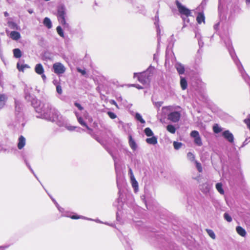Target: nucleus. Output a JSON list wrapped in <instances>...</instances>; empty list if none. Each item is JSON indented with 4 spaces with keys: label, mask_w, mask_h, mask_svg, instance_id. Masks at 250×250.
Segmentation results:
<instances>
[{
    "label": "nucleus",
    "mask_w": 250,
    "mask_h": 250,
    "mask_svg": "<svg viewBox=\"0 0 250 250\" xmlns=\"http://www.w3.org/2000/svg\"><path fill=\"white\" fill-rule=\"evenodd\" d=\"M43 108L42 113H40L41 118L55 122L59 126H63L65 124V118L62 117L57 109L52 107L50 104L46 103Z\"/></svg>",
    "instance_id": "obj_1"
},
{
    "label": "nucleus",
    "mask_w": 250,
    "mask_h": 250,
    "mask_svg": "<svg viewBox=\"0 0 250 250\" xmlns=\"http://www.w3.org/2000/svg\"><path fill=\"white\" fill-rule=\"evenodd\" d=\"M155 68L150 65L146 71L141 73H134L133 77L137 78L138 81L143 84L149 83Z\"/></svg>",
    "instance_id": "obj_2"
},
{
    "label": "nucleus",
    "mask_w": 250,
    "mask_h": 250,
    "mask_svg": "<svg viewBox=\"0 0 250 250\" xmlns=\"http://www.w3.org/2000/svg\"><path fill=\"white\" fill-rule=\"evenodd\" d=\"M27 88L24 89L25 99L28 102H31V104L34 108L36 112L42 113L44 108L43 106L45 104H42L40 101L38 100L33 95L31 94L30 91Z\"/></svg>",
    "instance_id": "obj_3"
},
{
    "label": "nucleus",
    "mask_w": 250,
    "mask_h": 250,
    "mask_svg": "<svg viewBox=\"0 0 250 250\" xmlns=\"http://www.w3.org/2000/svg\"><path fill=\"white\" fill-rule=\"evenodd\" d=\"M176 6L178 11L181 14V17L184 22H189V20L188 19L189 16H191V11L184 5H183L178 0L175 1Z\"/></svg>",
    "instance_id": "obj_4"
},
{
    "label": "nucleus",
    "mask_w": 250,
    "mask_h": 250,
    "mask_svg": "<svg viewBox=\"0 0 250 250\" xmlns=\"http://www.w3.org/2000/svg\"><path fill=\"white\" fill-rule=\"evenodd\" d=\"M66 16V9L64 6L60 5L58 6L57 9L58 20L64 28H67L69 26L68 23H67L65 21Z\"/></svg>",
    "instance_id": "obj_5"
},
{
    "label": "nucleus",
    "mask_w": 250,
    "mask_h": 250,
    "mask_svg": "<svg viewBox=\"0 0 250 250\" xmlns=\"http://www.w3.org/2000/svg\"><path fill=\"white\" fill-rule=\"evenodd\" d=\"M57 208L59 210V211L62 213V216L70 217L73 219H80V218H83V219H87L89 220H93L91 219L83 217L82 216H78V215L70 216L69 215V213L68 212L65 211L64 208L61 207L60 206L57 207Z\"/></svg>",
    "instance_id": "obj_6"
},
{
    "label": "nucleus",
    "mask_w": 250,
    "mask_h": 250,
    "mask_svg": "<svg viewBox=\"0 0 250 250\" xmlns=\"http://www.w3.org/2000/svg\"><path fill=\"white\" fill-rule=\"evenodd\" d=\"M190 136L194 138V142L197 146H202L203 143L198 131H192L190 133Z\"/></svg>",
    "instance_id": "obj_7"
},
{
    "label": "nucleus",
    "mask_w": 250,
    "mask_h": 250,
    "mask_svg": "<svg viewBox=\"0 0 250 250\" xmlns=\"http://www.w3.org/2000/svg\"><path fill=\"white\" fill-rule=\"evenodd\" d=\"M54 72L57 74H61L65 71V68L61 62L55 63L53 65Z\"/></svg>",
    "instance_id": "obj_8"
},
{
    "label": "nucleus",
    "mask_w": 250,
    "mask_h": 250,
    "mask_svg": "<svg viewBox=\"0 0 250 250\" xmlns=\"http://www.w3.org/2000/svg\"><path fill=\"white\" fill-rule=\"evenodd\" d=\"M181 117V114L178 111L170 112L167 116L168 119L173 123L178 122Z\"/></svg>",
    "instance_id": "obj_9"
},
{
    "label": "nucleus",
    "mask_w": 250,
    "mask_h": 250,
    "mask_svg": "<svg viewBox=\"0 0 250 250\" xmlns=\"http://www.w3.org/2000/svg\"><path fill=\"white\" fill-rule=\"evenodd\" d=\"M154 24L155 25V26L157 29V34L158 36V43L159 44L160 41V33H161V30L160 27V25L159 23V12L158 11H157L156 15L155 16L154 18Z\"/></svg>",
    "instance_id": "obj_10"
},
{
    "label": "nucleus",
    "mask_w": 250,
    "mask_h": 250,
    "mask_svg": "<svg viewBox=\"0 0 250 250\" xmlns=\"http://www.w3.org/2000/svg\"><path fill=\"white\" fill-rule=\"evenodd\" d=\"M235 64L237 65L238 69L240 72L241 73L243 78L245 79L247 83H249V82H250V79L249 77L247 75V74L245 73L244 70L241 64L239 62H237L236 60Z\"/></svg>",
    "instance_id": "obj_11"
},
{
    "label": "nucleus",
    "mask_w": 250,
    "mask_h": 250,
    "mask_svg": "<svg viewBox=\"0 0 250 250\" xmlns=\"http://www.w3.org/2000/svg\"><path fill=\"white\" fill-rule=\"evenodd\" d=\"M225 43L227 45V48L229 52V55L231 56L232 59L234 60V51L233 49V47L231 46V42H230L229 40L228 39L225 41Z\"/></svg>",
    "instance_id": "obj_12"
},
{
    "label": "nucleus",
    "mask_w": 250,
    "mask_h": 250,
    "mask_svg": "<svg viewBox=\"0 0 250 250\" xmlns=\"http://www.w3.org/2000/svg\"><path fill=\"white\" fill-rule=\"evenodd\" d=\"M174 67L180 75H183L185 73V68L182 63L179 62H177L175 63Z\"/></svg>",
    "instance_id": "obj_13"
},
{
    "label": "nucleus",
    "mask_w": 250,
    "mask_h": 250,
    "mask_svg": "<svg viewBox=\"0 0 250 250\" xmlns=\"http://www.w3.org/2000/svg\"><path fill=\"white\" fill-rule=\"evenodd\" d=\"M223 136L229 142L233 141V135L229 130H226L222 133Z\"/></svg>",
    "instance_id": "obj_14"
},
{
    "label": "nucleus",
    "mask_w": 250,
    "mask_h": 250,
    "mask_svg": "<svg viewBox=\"0 0 250 250\" xmlns=\"http://www.w3.org/2000/svg\"><path fill=\"white\" fill-rule=\"evenodd\" d=\"M211 189V186L208 183H205L201 185V190L205 194H208L209 192Z\"/></svg>",
    "instance_id": "obj_15"
},
{
    "label": "nucleus",
    "mask_w": 250,
    "mask_h": 250,
    "mask_svg": "<svg viewBox=\"0 0 250 250\" xmlns=\"http://www.w3.org/2000/svg\"><path fill=\"white\" fill-rule=\"evenodd\" d=\"M180 84L182 90H184L187 88L188 87V82L187 80L185 77L180 76Z\"/></svg>",
    "instance_id": "obj_16"
},
{
    "label": "nucleus",
    "mask_w": 250,
    "mask_h": 250,
    "mask_svg": "<svg viewBox=\"0 0 250 250\" xmlns=\"http://www.w3.org/2000/svg\"><path fill=\"white\" fill-rule=\"evenodd\" d=\"M25 145V139L23 136H21L18 140V147L19 149H22Z\"/></svg>",
    "instance_id": "obj_17"
},
{
    "label": "nucleus",
    "mask_w": 250,
    "mask_h": 250,
    "mask_svg": "<svg viewBox=\"0 0 250 250\" xmlns=\"http://www.w3.org/2000/svg\"><path fill=\"white\" fill-rule=\"evenodd\" d=\"M35 71L38 75L42 74L44 72V68L41 63H38L36 65Z\"/></svg>",
    "instance_id": "obj_18"
},
{
    "label": "nucleus",
    "mask_w": 250,
    "mask_h": 250,
    "mask_svg": "<svg viewBox=\"0 0 250 250\" xmlns=\"http://www.w3.org/2000/svg\"><path fill=\"white\" fill-rule=\"evenodd\" d=\"M128 143L130 147L133 150H136L137 147V144L135 141L133 139L131 135H129V141Z\"/></svg>",
    "instance_id": "obj_19"
},
{
    "label": "nucleus",
    "mask_w": 250,
    "mask_h": 250,
    "mask_svg": "<svg viewBox=\"0 0 250 250\" xmlns=\"http://www.w3.org/2000/svg\"><path fill=\"white\" fill-rule=\"evenodd\" d=\"M10 37L12 39L17 41L21 38V35L19 32L13 31L11 32Z\"/></svg>",
    "instance_id": "obj_20"
},
{
    "label": "nucleus",
    "mask_w": 250,
    "mask_h": 250,
    "mask_svg": "<svg viewBox=\"0 0 250 250\" xmlns=\"http://www.w3.org/2000/svg\"><path fill=\"white\" fill-rule=\"evenodd\" d=\"M76 115L77 118V120L79 124L83 126H85L88 130H91V129L87 125L86 123L83 121V119L81 117H79L77 113H76Z\"/></svg>",
    "instance_id": "obj_21"
},
{
    "label": "nucleus",
    "mask_w": 250,
    "mask_h": 250,
    "mask_svg": "<svg viewBox=\"0 0 250 250\" xmlns=\"http://www.w3.org/2000/svg\"><path fill=\"white\" fill-rule=\"evenodd\" d=\"M6 100L7 97L5 95L0 93V109L4 107Z\"/></svg>",
    "instance_id": "obj_22"
},
{
    "label": "nucleus",
    "mask_w": 250,
    "mask_h": 250,
    "mask_svg": "<svg viewBox=\"0 0 250 250\" xmlns=\"http://www.w3.org/2000/svg\"><path fill=\"white\" fill-rule=\"evenodd\" d=\"M146 142L148 144L155 145L157 144V138L153 135L152 137L147 138Z\"/></svg>",
    "instance_id": "obj_23"
},
{
    "label": "nucleus",
    "mask_w": 250,
    "mask_h": 250,
    "mask_svg": "<svg viewBox=\"0 0 250 250\" xmlns=\"http://www.w3.org/2000/svg\"><path fill=\"white\" fill-rule=\"evenodd\" d=\"M43 23L47 28L50 29L52 26V22L49 18L45 17L43 21Z\"/></svg>",
    "instance_id": "obj_24"
},
{
    "label": "nucleus",
    "mask_w": 250,
    "mask_h": 250,
    "mask_svg": "<svg viewBox=\"0 0 250 250\" xmlns=\"http://www.w3.org/2000/svg\"><path fill=\"white\" fill-rule=\"evenodd\" d=\"M237 232L241 236L245 237L246 235V231L243 228L238 226L236 228Z\"/></svg>",
    "instance_id": "obj_25"
},
{
    "label": "nucleus",
    "mask_w": 250,
    "mask_h": 250,
    "mask_svg": "<svg viewBox=\"0 0 250 250\" xmlns=\"http://www.w3.org/2000/svg\"><path fill=\"white\" fill-rule=\"evenodd\" d=\"M215 188L220 194H224L225 192L223 188V185L221 183H216L215 185Z\"/></svg>",
    "instance_id": "obj_26"
},
{
    "label": "nucleus",
    "mask_w": 250,
    "mask_h": 250,
    "mask_svg": "<svg viewBox=\"0 0 250 250\" xmlns=\"http://www.w3.org/2000/svg\"><path fill=\"white\" fill-rule=\"evenodd\" d=\"M196 20L199 24H201L203 21L205 22V16L204 14L201 12L199 13L197 16Z\"/></svg>",
    "instance_id": "obj_27"
},
{
    "label": "nucleus",
    "mask_w": 250,
    "mask_h": 250,
    "mask_svg": "<svg viewBox=\"0 0 250 250\" xmlns=\"http://www.w3.org/2000/svg\"><path fill=\"white\" fill-rule=\"evenodd\" d=\"M7 20V24L8 26L11 29H17V24L15 22L12 21L11 18H9Z\"/></svg>",
    "instance_id": "obj_28"
},
{
    "label": "nucleus",
    "mask_w": 250,
    "mask_h": 250,
    "mask_svg": "<svg viewBox=\"0 0 250 250\" xmlns=\"http://www.w3.org/2000/svg\"><path fill=\"white\" fill-rule=\"evenodd\" d=\"M132 187L134 189V190L135 192H137L138 190V183L137 181L136 180L135 178L132 179L130 180Z\"/></svg>",
    "instance_id": "obj_29"
},
{
    "label": "nucleus",
    "mask_w": 250,
    "mask_h": 250,
    "mask_svg": "<svg viewBox=\"0 0 250 250\" xmlns=\"http://www.w3.org/2000/svg\"><path fill=\"white\" fill-rule=\"evenodd\" d=\"M22 105L20 102L17 101H15V110L16 113L18 112V114H20V116H21V115L20 112L21 109Z\"/></svg>",
    "instance_id": "obj_30"
},
{
    "label": "nucleus",
    "mask_w": 250,
    "mask_h": 250,
    "mask_svg": "<svg viewBox=\"0 0 250 250\" xmlns=\"http://www.w3.org/2000/svg\"><path fill=\"white\" fill-rule=\"evenodd\" d=\"M17 67L19 71L23 72L25 68H28L30 67L28 64H21L20 65V63L18 62L17 64Z\"/></svg>",
    "instance_id": "obj_31"
},
{
    "label": "nucleus",
    "mask_w": 250,
    "mask_h": 250,
    "mask_svg": "<svg viewBox=\"0 0 250 250\" xmlns=\"http://www.w3.org/2000/svg\"><path fill=\"white\" fill-rule=\"evenodd\" d=\"M14 56L16 58H20L21 56V52L19 48H15L13 50Z\"/></svg>",
    "instance_id": "obj_32"
},
{
    "label": "nucleus",
    "mask_w": 250,
    "mask_h": 250,
    "mask_svg": "<svg viewBox=\"0 0 250 250\" xmlns=\"http://www.w3.org/2000/svg\"><path fill=\"white\" fill-rule=\"evenodd\" d=\"M167 130L172 134H174L176 132V128L172 125H168L167 126Z\"/></svg>",
    "instance_id": "obj_33"
},
{
    "label": "nucleus",
    "mask_w": 250,
    "mask_h": 250,
    "mask_svg": "<svg viewBox=\"0 0 250 250\" xmlns=\"http://www.w3.org/2000/svg\"><path fill=\"white\" fill-rule=\"evenodd\" d=\"M213 130L215 133H218L222 131V128L218 124H215L213 126Z\"/></svg>",
    "instance_id": "obj_34"
},
{
    "label": "nucleus",
    "mask_w": 250,
    "mask_h": 250,
    "mask_svg": "<svg viewBox=\"0 0 250 250\" xmlns=\"http://www.w3.org/2000/svg\"><path fill=\"white\" fill-rule=\"evenodd\" d=\"M187 158L191 162H195V161H196L194 154L191 152H189L187 153Z\"/></svg>",
    "instance_id": "obj_35"
},
{
    "label": "nucleus",
    "mask_w": 250,
    "mask_h": 250,
    "mask_svg": "<svg viewBox=\"0 0 250 250\" xmlns=\"http://www.w3.org/2000/svg\"><path fill=\"white\" fill-rule=\"evenodd\" d=\"M135 119L139 121L141 124H145L146 123L145 121L143 119L141 115L139 113H136L135 116Z\"/></svg>",
    "instance_id": "obj_36"
},
{
    "label": "nucleus",
    "mask_w": 250,
    "mask_h": 250,
    "mask_svg": "<svg viewBox=\"0 0 250 250\" xmlns=\"http://www.w3.org/2000/svg\"><path fill=\"white\" fill-rule=\"evenodd\" d=\"M145 134L148 137L152 136L154 134L152 130L149 127H146L144 130Z\"/></svg>",
    "instance_id": "obj_37"
},
{
    "label": "nucleus",
    "mask_w": 250,
    "mask_h": 250,
    "mask_svg": "<svg viewBox=\"0 0 250 250\" xmlns=\"http://www.w3.org/2000/svg\"><path fill=\"white\" fill-rule=\"evenodd\" d=\"M206 231L208 235L213 239H215L216 238L215 234L213 231L211 229H207Z\"/></svg>",
    "instance_id": "obj_38"
},
{
    "label": "nucleus",
    "mask_w": 250,
    "mask_h": 250,
    "mask_svg": "<svg viewBox=\"0 0 250 250\" xmlns=\"http://www.w3.org/2000/svg\"><path fill=\"white\" fill-rule=\"evenodd\" d=\"M57 32L58 34L61 37H64V33L63 31V30L61 26H57L56 28Z\"/></svg>",
    "instance_id": "obj_39"
},
{
    "label": "nucleus",
    "mask_w": 250,
    "mask_h": 250,
    "mask_svg": "<svg viewBox=\"0 0 250 250\" xmlns=\"http://www.w3.org/2000/svg\"><path fill=\"white\" fill-rule=\"evenodd\" d=\"M182 146V143L181 142H178L174 141L173 142V146L175 149L178 150L180 149Z\"/></svg>",
    "instance_id": "obj_40"
},
{
    "label": "nucleus",
    "mask_w": 250,
    "mask_h": 250,
    "mask_svg": "<svg viewBox=\"0 0 250 250\" xmlns=\"http://www.w3.org/2000/svg\"><path fill=\"white\" fill-rule=\"evenodd\" d=\"M194 163L198 171L199 172H202L203 171V168L201 164L197 161H195Z\"/></svg>",
    "instance_id": "obj_41"
},
{
    "label": "nucleus",
    "mask_w": 250,
    "mask_h": 250,
    "mask_svg": "<svg viewBox=\"0 0 250 250\" xmlns=\"http://www.w3.org/2000/svg\"><path fill=\"white\" fill-rule=\"evenodd\" d=\"M62 126H65L66 128H67V130L69 131H73L75 128H77L76 126H71V125H67V120L65 119V124L63 125Z\"/></svg>",
    "instance_id": "obj_42"
},
{
    "label": "nucleus",
    "mask_w": 250,
    "mask_h": 250,
    "mask_svg": "<svg viewBox=\"0 0 250 250\" xmlns=\"http://www.w3.org/2000/svg\"><path fill=\"white\" fill-rule=\"evenodd\" d=\"M224 217L225 219L229 222H230L232 221V218L230 215L227 212H225L224 214Z\"/></svg>",
    "instance_id": "obj_43"
},
{
    "label": "nucleus",
    "mask_w": 250,
    "mask_h": 250,
    "mask_svg": "<svg viewBox=\"0 0 250 250\" xmlns=\"http://www.w3.org/2000/svg\"><path fill=\"white\" fill-rule=\"evenodd\" d=\"M153 104L155 105V106L156 108L159 109L163 104V102H154L153 101Z\"/></svg>",
    "instance_id": "obj_44"
},
{
    "label": "nucleus",
    "mask_w": 250,
    "mask_h": 250,
    "mask_svg": "<svg viewBox=\"0 0 250 250\" xmlns=\"http://www.w3.org/2000/svg\"><path fill=\"white\" fill-rule=\"evenodd\" d=\"M107 114L109 116V117L112 119H114L117 117L116 115L113 112L108 111Z\"/></svg>",
    "instance_id": "obj_45"
},
{
    "label": "nucleus",
    "mask_w": 250,
    "mask_h": 250,
    "mask_svg": "<svg viewBox=\"0 0 250 250\" xmlns=\"http://www.w3.org/2000/svg\"><path fill=\"white\" fill-rule=\"evenodd\" d=\"M223 6L221 3V0H219L218 12L220 14L223 11Z\"/></svg>",
    "instance_id": "obj_46"
},
{
    "label": "nucleus",
    "mask_w": 250,
    "mask_h": 250,
    "mask_svg": "<svg viewBox=\"0 0 250 250\" xmlns=\"http://www.w3.org/2000/svg\"><path fill=\"white\" fill-rule=\"evenodd\" d=\"M128 175L130 177V180L131 179H132L133 178L134 179L135 178V176L133 174V171L132 170V169L131 168H129V169H128Z\"/></svg>",
    "instance_id": "obj_47"
},
{
    "label": "nucleus",
    "mask_w": 250,
    "mask_h": 250,
    "mask_svg": "<svg viewBox=\"0 0 250 250\" xmlns=\"http://www.w3.org/2000/svg\"><path fill=\"white\" fill-rule=\"evenodd\" d=\"M56 91L59 94H61L62 92V87L60 85H57L56 86Z\"/></svg>",
    "instance_id": "obj_48"
},
{
    "label": "nucleus",
    "mask_w": 250,
    "mask_h": 250,
    "mask_svg": "<svg viewBox=\"0 0 250 250\" xmlns=\"http://www.w3.org/2000/svg\"><path fill=\"white\" fill-rule=\"evenodd\" d=\"M74 105L80 110H83V107L78 103L75 102L74 103Z\"/></svg>",
    "instance_id": "obj_49"
},
{
    "label": "nucleus",
    "mask_w": 250,
    "mask_h": 250,
    "mask_svg": "<svg viewBox=\"0 0 250 250\" xmlns=\"http://www.w3.org/2000/svg\"><path fill=\"white\" fill-rule=\"evenodd\" d=\"M77 71L81 73L83 75H84L86 74V71L84 70H83L80 68H77Z\"/></svg>",
    "instance_id": "obj_50"
},
{
    "label": "nucleus",
    "mask_w": 250,
    "mask_h": 250,
    "mask_svg": "<svg viewBox=\"0 0 250 250\" xmlns=\"http://www.w3.org/2000/svg\"><path fill=\"white\" fill-rule=\"evenodd\" d=\"M198 44L200 47H202L204 45V42L201 39L198 40Z\"/></svg>",
    "instance_id": "obj_51"
},
{
    "label": "nucleus",
    "mask_w": 250,
    "mask_h": 250,
    "mask_svg": "<svg viewBox=\"0 0 250 250\" xmlns=\"http://www.w3.org/2000/svg\"><path fill=\"white\" fill-rule=\"evenodd\" d=\"M29 169H30V170L32 172V173L34 174V175L35 176V177L38 179V177L37 176L36 174L35 173L34 170H33V169L31 168V166H29Z\"/></svg>",
    "instance_id": "obj_52"
},
{
    "label": "nucleus",
    "mask_w": 250,
    "mask_h": 250,
    "mask_svg": "<svg viewBox=\"0 0 250 250\" xmlns=\"http://www.w3.org/2000/svg\"><path fill=\"white\" fill-rule=\"evenodd\" d=\"M29 169H30V170L32 172V173L34 174V175L35 176V177L38 179V177L37 176L36 174L35 173L34 170H33V169L31 168V166H29Z\"/></svg>",
    "instance_id": "obj_53"
},
{
    "label": "nucleus",
    "mask_w": 250,
    "mask_h": 250,
    "mask_svg": "<svg viewBox=\"0 0 250 250\" xmlns=\"http://www.w3.org/2000/svg\"><path fill=\"white\" fill-rule=\"evenodd\" d=\"M51 199L52 200V201L54 202V203L55 204V205L57 208L59 206V205L58 204V203L56 202V201L54 198H53L52 197H51Z\"/></svg>",
    "instance_id": "obj_54"
},
{
    "label": "nucleus",
    "mask_w": 250,
    "mask_h": 250,
    "mask_svg": "<svg viewBox=\"0 0 250 250\" xmlns=\"http://www.w3.org/2000/svg\"><path fill=\"white\" fill-rule=\"evenodd\" d=\"M132 86H135L136 87H137L138 89H143V87L141 86H140V85L139 84H132Z\"/></svg>",
    "instance_id": "obj_55"
},
{
    "label": "nucleus",
    "mask_w": 250,
    "mask_h": 250,
    "mask_svg": "<svg viewBox=\"0 0 250 250\" xmlns=\"http://www.w3.org/2000/svg\"><path fill=\"white\" fill-rule=\"evenodd\" d=\"M219 23L215 24L213 26L214 30H217L219 28Z\"/></svg>",
    "instance_id": "obj_56"
},
{
    "label": "nucleus",
    "mask_w": 250,
    "mask_h": 250,
    "mask_svg": "<svg viewBox=\"0 0 250 250\" xmlns=\"http://www.w3.org/2000/svg\"><path fill=\"white\" fill-rule=\"evenodd\" d=\"M40 75H41V77H42L43 81L44 82L46 80V77L45 75L44 74V73H42V74H40Z\"/></svg>",
    "instance_id": "obj_57"
},
{
    "label": "nucleus",
    "mask_w": 250,
    "mask_h": 250,
    "mask_svg": "<svg viewBox=\"0 0 250 250\" xmlns=\"http://www.w3.org/2000/svg\"><path fill=\"white\" fill-rule=\"evenodd\" d=\"M110 154L112 156V158L113 159V160L114 161L115 167V169H116V161H115V157L113 156V155L112 154L110 153Z\"/></svg>",
    "instance_id": "obj_58"
},
{
    "label": "nucleus",
    "mask_w": 250,
    "mask_h": 250,
    "mask_svg": "<svg viewBox=\"0 0 250 250\" xmlns=\"http://www.w3.org/2000/svg\"><path fill=\"white\" fill-rule=\"evenodd\" d=\"M110 103L112 104H114L115 105L116 107H118V105L116 103V102L114 101V100H112L111 102H110Z\"/></svg>",
    "instance_id": "obj_59"
},
{
    "label": "nucleus",
    "mask_w": 250,
    "mask_h": 250,
    "mask_svg": "<svg viewBox=\"0 0 250 250\" xmlns=\"http://www.w3.org/2000/svg\"><path fill=\"white\" fill-rule=\"evenodd\" d=\"M99 143H100V144H102V141L99 138V137H96L94 138Z\"/></svg>",
    "instance_id": "obj_60"
},
{
    "label": "nucleus",
    "mask_w": 250,
    "mask_h": 250,
    "mask_svg": "<svg viewBox=\"0 0 250 250\" xmlns=\"http://www.w3.org/2000/svg\"><path fill=\"white\" fill-rule=\"evenodd\" d=\"M28 12L30 14H32V13L34 12L33 10V9H29L28 10Z\"/></svg>",
    "instance_id": "obj_61"
},
{
    "label": "nucleus",
    "mask_w": 250,
    "mask_h": 250,
    "mask_svg": "<svg viewBox=\"0 0 250 250\" xmlns=\"http://www.w3.org/2000/svg\"><path fill=\"white\" fill-rule=\"evenodd\" d=\"M153 59H154V60H155V61H157V55H156V54H154V55H153Z\"/></svg>",
    "instance_id": "obj_62"
},
{
    "label": "nucleus",
    "mask_w": 250,
    "mask_h": 250,
    "mask_svg": "<svg viewBox=\"0 0 250 250\" xmlns=\"http://www.w3.org/2000/svg\"><path fill=\"white\" fill-rule=\"evenodd\" d=\"M207 0H203L202 2L201 3V5H203L204 4L206 5Z\"/></svg>",
    "instance_id": "obj_63"
},
{
    "label": "nucleus",
    "mask_w": 250,
    "mask_h": 250,
    "mask_svg": "<svg viewBox=\"0 0 250 250\" xmlns=\"http://www.w3.org/2000/svg\"><path fill=\"white\" fill-rule=\"evenodd\" d=\"M4 15L5 17H8L9 16V14L7 12H4Z\"/></svg>",
    "instance_id": "obj_64"
}]
</instances>
